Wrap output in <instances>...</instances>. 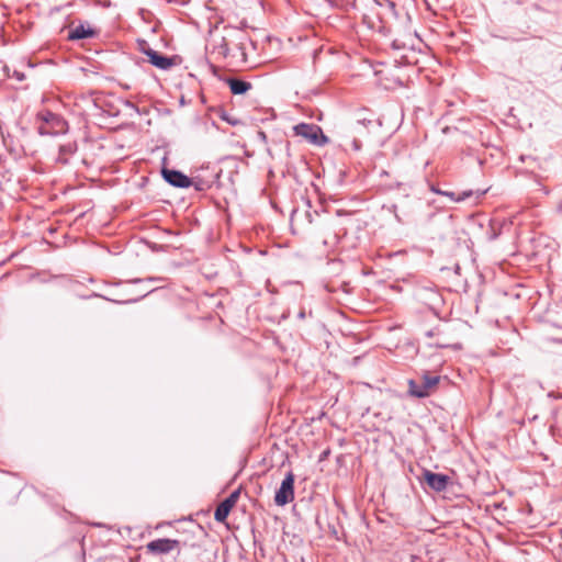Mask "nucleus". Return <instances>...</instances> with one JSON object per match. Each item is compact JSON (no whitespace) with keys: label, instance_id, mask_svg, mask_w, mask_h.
Returning <instances> with one entry per match:
<instances>
[{"label":"nucleus","instance_id":"4468645a","mask_svg":"<svg viewBox=\"0 0 562 562\" xmlns=\"http://www.w3.org/2000/svg\"><path fill=\"white\" fill-rule=\"evenodd\" d=\"M77 150L76 143H67L59 147V157L58 160L61 162H67V158L65 156H70Z\"/></svg>","mask_w":562,"mask_h":562},{"label":"nucleus","instance_id":"f8f14e48","mask_svg":"<svg viewBox=\"0 0 562 562\" xmlns=\"http://www.w3.org/2000/svg\"><path fill=\"white\" fill-rule=\"evenodd\" d=\"M97 32L89 24H79L75 27H71L68 32L69 41H79L85 38H91L95 36Z\"/></svg>","mask_w":562,"mask_h":562},{"label":"nucleus","instance_id":"ddd939ff","mask_svg":"<svg viewBox=\"0 0 562 562\" xmlns=\"http://www.w3.org/2000/svg\"><path fill=\"white\" fill-rule=\"evenodd\" d=\"M226 82L229 86L232 93L244 94L251 89V83L236 78H228Z\"/></svg>","mask_w":562,"mask_h":562},{"label":"nucleus","instance_id":"f3484780","mask_svg":"<svg viewBox=\"0 0 562 562\" xmlns=\"http://www.w3.org/2000/svg\"><path fill=\"white\" fill-rule=\"evenodd\" d=\"M5 70L9 71V68L5 67ZM8 76L11 78H15L18 81H23L25 79L24 72L15 69L12 71V74L8 72Z\"/></svg>","mask_w":562,"mask_h":562},{"label":"nucleus","instance_id":"9d476101","mask_svg":"<svg viewBox=\"0 0 562 562\" xmlns=\"http://www.w3.org/2000/svg\"><path fill=\"white\" fill-rule=\"evenodd\" d=\"M178 544V540L162 538L148 542L146 549L154 554H166L171 552Z\"/></svg>","mask_w":562,"mask_h":562},{"label":"nucleus","instance_id":"39448f33","mask_svg":"<svg viewBox=\"0 0 562 562\" xmlns=\"http://www.w3.org/2000/svg\"><path fill=\"white\" fill-rule=\"evenodd\" d=\"M294 481L293 472H288L274 495V503L278 506H284L294 499Z\"/></svg>","mask_w":562,"mask_h":562},{"label":"nucleus","instance_id":"20e7f679","mask_svg":"<svg viewBox=\"0 0 562 562\" xmlns=\"http://www.w3.org/2000/svg\"><path fill=\"white\" fill-rule=\"evenodd\" d=\"M293 131L296 136H302L315 145H324L328 142L322 128L315 124L300 123L293 127Z\"/></svg>","mask_w":562,"mask_h":562},{"label":"nucleus","instance_id":"b1692460","mask_svg":"<svg viewBox=\"0 0 562 562\" xmlns=\"http://www.w3.org/2000/svg\"><path fill=\"white\" fill-rule=\"evenodd\" d=\"M195 189H198V190H202L203 188H202V186H201V184H195Z\"/></svg>","mask_w":562,"mask_h":562},{"label":"nucleus","instance_id":"4be33fe9","mask_svg":"<svg viewBox=\"0 0 562 562\" xmlns=\"http://www.w3.org/2000/svg\"><path fill=\"white\" fill-rule=\"evenodd\" d=\"M299 317H300V318H304V317H305V313H304V312H301V313L299 314Z\"/></svg>","mask_w":562,"mask_h":562},{"label":"nucleus","instance_id":"2eb2a0df","mask_svg":"<svg viewBox=\"0 0 562 562\" xmlns=\"http://www.w3.org/2000/svg\"><path fill=\"white\" fill-rule=\"evenodd\" d=\"M425 299H427L429 302L431 303H437L440 301V296L438 294V292L434 291V290H425L423 292Z\"/></svg>","mask_w":562,"mask_h":562},{"label":"nucleus","instance_id":"0eeeda50","mask_svg":"<svg viewBox=\"0 0 562 562\" xmlns=\"http://www.w3.org/2000/svg\"><path fill=\"white\" fill-rule=\"evenodd\" d=\"M144 54L148 57V60L153 66L161 70H168L177 65L178 56H164L153 48L145 49Z\"/></svg>","mask_w":562,"mask_h":562},{"label":"nucleus","instance_id":"393cba45","mask_svg":"<svg viewBox=\"0 0 562 562\" xmlns=\"http://www.w3.org/2000/svg\"><path fill=\"white\" fill-rule=\"evenodd\" d=\"M383 71L380 70V71H375V75H381Z\"/></svg>","mask_w":562,"mask_h":562},{"label":"nucleus","instance_id":"f257e3e1","mask_svg":"<svg viewBox=\"0 0 562 562\" xmlns=\"http://www.w3.org/2000/svg\"><path fill=\"white\" fill-rule=\"evenodd\" d=\"M41 124L37 132L42 136H55L65 134L68 130L67 122L58 114L50 111L40 112L36 116Z\"/></svg>","mask_w":562,"mask_h":562},{"label":"nucleus","instance_id":"9b49d317","mask_svg":"<svg viewBox=\"0 0 562 562\" xmlns=\"http://www.w3.org/2000/svg\"><path fill=\"white\" fill-rule=\"evenodd\" d=\"M424 477L427 484L436 492L445 491L450 480L448 475L434 473L430 471H426Z\"/></svg>","mask_w":562,"mask_h":562},{"label":"nucleus","instance_id":"7ed1b4c3","mask_svg":"<svg viewBox=\"0 0 562 562\" xmlns=\"http://www.w3.org/2000/svg\"><path fill=\"white\" fill-rule=\"evenodd\" d=\"M245 38L246 35L243 31L237 29H227L226 35L222 36L221 40L214 44L213 53L225 58L229 54V46L234 43H236L237 46H240Z\"/></svg>","mask_w":562,"mask_h":562},{"label":"nucleus","instance_id":"5701e85b","mask_svg":"<svg viewBox=\"0 0 562 562\" xmlns=\"http://www.w3.org/2000/svg\"><path fill=\"white\" fill-rule=\"evenodd\" d=\"M484 194H485V191H481V192L477 193V198H480V196H482Z\"/></svg>","mask_w":562,"mask_h":562},{"label":"nucleus","instance_id":"f03ea898","mask_svg":"<svg viewBox=\"0 0 562 562\" xmlns=\"http://www.w3.org/2000/svg\"><path fill=\"white\" fill-rule=\"evenodd\" d=\"M439 375L425 373L420 381L409 380L408 392L412 396L423 398L430 395L431 391L438 385Z\"/></svg>","mask_w":562,"mask_h":562},{"label":"nucleus","instance_id":"6ab92c4d","mask_svg":"<svg viewBox=\"0 0 562 562\" xmlns=\"http://www.w3.org/2000/svg\"><path fill=\"white\" fill-rule=\"evenodd\" d=\"M351 146L355 150H359L361 148V142L359 139H357L356 137H353L351 139Z\"/></svg>","mask_w":562,"mask_h":562},{"label":"nucleus","instance_id":"412c9836","mask_svg":"<svg viewBox=\"0 0 562 562\" xmlns=\"http://www.w3.org/2000/svg\"><path fill=\"white\" fill-rule=\"evenodd\" d=\"M435 334H436V333H435V329H431V330L426 331V336H427V337H432Z\"/></svg>","mask_w":562,"mask_h":562},{"label":"nucleus","instance_id":"a211bd4d","mask_svg":"<svg viewBox=\"0 0 562 562\" xmlns=\"http://www.w3.org/2000/svg\"><path fill=\"white\" fill-rule=\"evenodd\" d=\"M472 195V191H463L456 200L463 201Z\"/></svg>","mask_w":562,"mask_h":562},{"label":"nucleus","instance_id":"dca6fc26","mask_svg":"<svg viewBox=\"0 0 562 562\" xmlns=\"http://www.w3.org/2000/svg\"><path fill=\"white\" fill-rule=\"evenodd\" d=\"M364 126L363 124L361 123V121H358L356 124L351 125L349 127V131H348V135L347 136H352L353 134H357L360 132V130H362Z\"/></svg>","mask_w":562,"mask_h":562},{"label":"nucleus","instance_id":"6e6552de","mask_svg":"<svg viewBox=\"0 0 562 562\" xmlns=\"http://www.w3.org/2000/svg\"><path fill=\"white\" fill-rule=\"evenodd\" d=\"M239 497V492H233L228 497H226L223 502H221L214 513V519L218 522H224L232 508L236 505Z\"/></svg>","mask_w":562,"mask_h":562},{"label":"nucleus","instance_id":"423d86ee","mask_svg":"<svg viewBox=\"0 0 562 562\" xmlns=\"http://www.w3.org/2000/svg\"><path fill=\"white\" fill-rule=\"evenodd\" d=\"M379 7L380 20L382 22V32L387 27V24L397 19L398 13L396 11V2L394 0H379L376 1Z\"/></svg>","mask_w":562,"mask_h":562},{"label":"nucleus","instance_id":"1a4fd4ad","mask_svg":"<svg viewBox=\"0 0 562 562\" xmlns=\"http://www.w3.org/2000/svg\"><path fill=\"white\" fill-rule=\"evenodd\" d=\"M161 173L165 181L176 188H189L192 183L188 176L178 170L164 168Z\"/></svg>","mask_w":562,"mask_h":562},{"label":"nucleus","instance_id":"aec40b11","mask_svg":"<svg viewBox=\"0 0 562 562\" xmlns=\"http://www.w3.org/2000/svg\"><path fill=\"white\" fill-rule=\"evenodd\" d=\"M258 137L262 140V142H267V135L265 132L262 131H259L258 132Z\"/></svg>","mask_w":562,"mask_h":562}]
</instances>
